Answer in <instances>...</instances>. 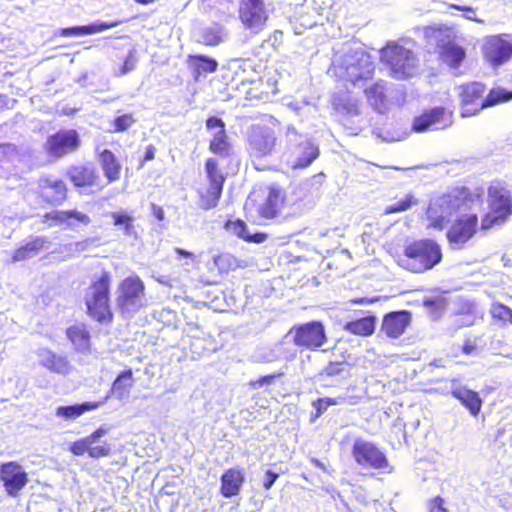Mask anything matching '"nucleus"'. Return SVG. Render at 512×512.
Masks as SVG:
<instances>
[{
    "mask_svg": "<svg viewBox=\"0 0 512 512\" xmlns=\"http://www.w3.org/2000/svg\"><path fill=\"white\" fill-rule=\"evenodd\" d=\"M457 90L462 118L476 116L486 108L512 99V91L501 87H494L487 91V86L480 81L462 83Z\"/></svg>",
    "mask_w": 512,
    "mask_h": 512,
    "instance_id": "1",
    "label": "nucleus"
},
{
    "mask_svg": "<svg viewBox=\"0 0 512 512\" xmlns=\"http://www.w3.org/2000/svg\"><path fill=\"white\" fill-rule=\"evenodd\" d=\"M479 198H481V194L476 195L464 186L455 187L442 194L437 199L430 201L426 209V216L429 220L428 227L443 230L449 215L460 211Z\"/></svg>",
    "mask_w": 512,
    "mask_h": 512,
    "instance_id": "2",
    "label": "nucleus"
},
{
    "mask_svg": "<svg viewBox=\"0 0 512 512\" xmlns=\"http://www.w3.org/2000/svg\"><path fill=\"white\" fill-rule=\"evenodd\" d=\"M443 259L441 246L433 239H417L405 245L402 266L413 273H424Z\"/></svg>",
    "mask_w": 512,
    "mask_h": 512,
    "instance_id": "3",
    "label": "nucleus"
},
{
    "mask_svg": "<svg viewBox=\"0 0 512 512\" xmlns=\"http://www.w3.org/2000/svg\"><path fill=\"white\" fill-rule=\"evenodd\" d=\"M111 274L104 271L93 280L89 292L85 297L86 313L94 321L100 324H108L113 321L114 313L110 303Z\"/></svg>",
    "mask_w": 512,
    "mask_h": 512,
    "instance_id": "4",
    "label": "nucleus"
},
{
    "mask_svg": "<svg viewBox=\"0 0 512 512\" xmlns=\"http://www.w3.org/2000/svg\"><path fill=\"white\" fill-rule=\"evenodd\" d=\"M380 62L388 69L389 75L397 80L411 78L417 69L415 53L396 41H389L379 51Z\"/></svg>",
    "mask_w": 512,
    "mask_h": 512,
    "instance_id": "5",
    "label": "nucleus"
},
{
    "mask_svg": "<svg viewBox=\"0 0 512 512\" xmlns=\"http://www.w3.org/2000/svg\"><path fill=\"white\" fill-rule=\"evenodd\" d=\"M423 37L427 42H435L439 59L451 69H459L466 59V50L450 40V28L447 25H429L423 28Z\"/></svg>",
    "mask_w": 512,
    "mask_h": 512,
    "instance_id": "6",
    "label": "nucleus"
},
{
    "mask_svg": "<svg viewBox=\"0 0 512 512\" xmlns=\"http://www.w3.org/2000/svg\"><path fill=\"white\" fill-rule=\"evenodd\" d=\"M204 173L207 184L201 187L197 193L199 207L207 211L218 206L228 173L224 170L217 157H208L205 160Z\"/></svg>",
    "mask_w": 512,
    "mask_h": 512,
    "instance_id": "7",
    "label": "nucleus"
},
{
    "mask_svg": "<svg viewBox=\"0 0 512 512\" xmlns=\"http://www.w3.org/2000/svg\"><path fill=\"white\" fill-rule=\"evenodd\" d=\"M246 143L251 158L262 159L271 156L277 147L276 124L271 120L252 124L247 131Z\"/></svg>",
    "mask_w": 512,
    "mask_h": 512,
    "instance_id": "8",
    "label": "nucleus"
},
{
    "mask_svg": "<svg viewBox=\"0 0 512 512\" xmlns=\"http://www.w3.org/2000/svg\"><path fill=\"white\" fill-rule=\"evenodd\" d=\"M116 306L121 314H135L146 306V287L137 274L122 279L116 291Z\"/></svg>",
    "mask_w": 512,
    "mask_h": 512,
    "instance_id": "9",
    "label": "nucleus"
},
{
    "mask_svg": "<svg viewBox=\"0 0 512 512\" xmlns=\"http://www.w3.org/2000/svg\"><path fill=\"white\" fill-rule=\"evenodd\" d=\"M489 211L482 216L481 230H489L494 226L504 224L512 215V200L508 191L503 187L488 188Z\"/></svg>",
    "mask_w": 512,
    "mask_h": 512,
    "instance_id": "10",
    "label": "nucleus"
},
{
    "mask_svg": "<svg viewBox=\"0 0 512 512\" xmlns=\"http://www.w3.org/2000/svg\"><path fill=\"white\" fill-rule=\"evenodd\" d=\"M66 176L73 188L80 194H97L107 186L97 167L90 162L71 165Z\"/></svg>",
    "mask_w": 512,
    "mask_h": 512,
    "instance_id": "11",
    "label": "nucleus"
},
{
    "mask_svg": "<svg viewBox=\"0 0 512 512\" xmlns=\"http://www.w3.org/2000/svg\"><path fill=\"white\" fill-rule=\"evenodd\" d=\"M288 336L301 350L317 351L327 342L325 326L318 320L293 325Z\"/></svg>",
    "mask_w": 512,
    "mask_h": 512,
    "instance_id": "12",
    "label": "nucleus"
},
{
    "mask_svg": "<svg viewBox=\"0 0 512 512\" xmlns=\"http://www.w3.org/2000/svg\"><path fill=\"white\" fill-rule=\"evenodd\" d=\"M69 194L66 182L58 177L44 174L37 180L34 191L37 202L43 207H57L63 205Z\"/></svg>",
    "mask_w": 512,
    "mask_h": 512,
    "instance_id": "13",
    "label": "nucleus"
},
{
    "mask_svg": "<svg viewBox=\"0 0 512 512\" xmlns=\"http://www.w3.org/2000/svg\"><path fill=\"white\" fill-rule=\"evenodd\" d=\"M481 54L486 65L499 69L512 60V39L508 34L490 35L484 38Z\"/></svg>",
    "mask_w": 512,
    "mask_h": 512,
    "instance_id": "14",
    "label": "nucleus"
},
{
    "mask_svg": "<svg viewBox=\"0 0 512 512\" xmlns=\"http://www.w3.org/2000/svg\"><path fill=\"white\" fill-rule=\"evenodd\" d=\"M454 123V112L444 106H435L422 110L411 123V131L425 133L450 128Z\"/></svg>",
    "mask_w": 512,
    "mask_h": 512,
    "instance_id": "15",
    "label": "nucleus"
},
{
    "mask_svg": "<svg viewBox=\"0 0 512 512\" xmlns=\"http://www.w3.org/2000/svg\"><path fill=\"white\" fill-rule=\"evenodd\" d=\"M267 0H240L238 18L246 30L258 34L262 32L269 20Z\"/></svg>",
    "mask_w": 512,
    "mask_h": 512,
    "instance_id": "16",
    "label": "nucleus"
},
{
    "mask_svg": "<svg viewBox=\"0 0 512 512\" xmlns=\"http://www.w3.org/2000/svg\"><path fill=\"white\" fill-rule=\"evenodd\" d=\"M352 456L355 462L364 468L391 471L389 460L380 448L365 440H356L352 446Z\"/></svg>",
    "mask_w": 512,
    "mask_h": 512,
    "instance_id": "17",
    "label": "nucleus"
},
{
    "mask_svg": "<svg viewBox=\"0 0 512 512\" xmlns=\"http://www.w3.org/2000/svg\"><path fill=\"white\" fill-rule=\"evenodd\" d=\"M107 433L108 428L100 426L91 434L72 442L69 450L75 456L88 454L91 458L107 457L111 454V446L100 440Z\"/></svg>",
    "mask_w": 512,
    "mask_h": 512,
    "instance_id": "18",
    "label": "nucleus"
},
{
    "mask_svg": "<svg viewBox=\"0 0 512 512\" xmlns=\"http://www.w3.org/2000/svg\"><path fill=\"white\" fill-rule=\"evenodd\" d=\"M81 147V138L75 129H60L46 139L45 152L52 158H61L76 152Z\"/></svg>",
    "mask_w": 512,
    "mask_h": 512,
    "instance_id": "19",
    "label": "nucleus"
},
{
    "mask_svg": "<svg viewBox=\"0 0 512 512\" xmlns=\"http://www.w3.org/2000/svg\"><path fill=\"white\" fill-rule=\"evenodd\" d=\"M0 481L5 493L9 497L17 498L28 484L29 476L17 461H8L0 464Z\"/></svg>",
    "mask_w": 512,
    "mask_h": 512,
    "instance_id": "20",
    "label": "nucleus"
},
{
    "mask_svg": "<svg viewBox=\"0 0 512 512\" xmlns=\"http://www.w3.org/2000/svg\"><path fill=\"white\" fill-rule=\"evenodd\" d=\"M205 125L209 131L216 129L209 141V151L222 159L230 157L233 154V146L224 121L216 116H211L206 119Z\"/></svg>",
    "mask_w": 512,
    "mask_h": 512,
    "instance_id": "21",
    "label": "nucleus"
},
{
    "mask_svg": "<svg viewBox=\"0 0 512 512\" xmlns=\"http://www.w3.org/2000/svg\"><path fill=\"white\" fill-rule=\"evenodd\" d=\"M479 219L477 214H463L454 219L446 232V238L450 244L463 245L468 242L478 231Z\"/></svg>",
    "mask_w": 512,
    "mask_h": 512,
    "instance_id": "22",
    "label": "nucleus"
},
{
    "mask_svg": "<svg viewBox=\"0 0 512 512\" xmlns=\"http://www.w3.org/2000/svg\"><path fill=\"white\" fill-rule=\"evenodd\" d=\"M288 205L285 190L272 185L267 188V195L259 205L257 212L260 218L272 220L282 216Z\"/></svg>",
    "mask_w": 512,
    "mask_h": 512,
    "instance_id": "23",
    "label": "nucleus"
},
{
    "mask_svg": "<svg viewBox=\"0 0 512 512\" xmlns=\"http://www.w3.org/2000/svg\"><path fill=\"white\" fill-rule=\"evenodd\" d=\"M374 74L375 64L370 56L364 53L351 57V60L345 65L346 81L352 85L371 80Z\"/></svg>",
    "mask_w": 512,
    "mask_h": 512,
    "instance_id": "24",
    "label": "nucleus"
},
{
    "mask_svg": "<svg viewBox=\"0 0 512 512\" xmlns=\"http://www.w3.org/2000/svg\"><path fill=\"white\" fill-rule=\"evenodd\" d=\"M411 322L412 313L410 311H391L383 316L380 331L389 339H398L406 332Z\"/></svg>",
    "mask_w": 512,
    "mask_h": 512,
    "instance_id": "25",
    "label": "nucleus"
},
{
    "mask_svg": "<svg viewBox=\"0 0 512 512\" xmlns=\"http://www.w3.org/2000/svg\"><path fill=\"white\" fill-rule=\"evenodd\" d=\"M278 92V82L272 76L263 75L248 82L245 98L249 101L268 102Z\"/></svg>",
    "mask_w": 512,
    "mask_h": 512,
    "instance_id": "26",
    "label": "nucleus"
},
{
    "mask_svg": "<svg viewBox=\"0 0 512 512\" xmlns=\"http://www.w3.org/2000/svg\"><path fill=\"white\" fill-rule=\"evenodd\" d=\"M65 335L76 353H91L93 346L92 336L87 324L74 323L67 327Z\"/></svg>",
    "mask_w": 512,
    "mask_h": 512,
    "instance_id": "27",
    "label": "nucleus"
},
{
    "mask_svg": "<svg viewBox=\"0 0 512 512\" xmlns=\"http://www.w3.org/2000/svg\"><path fill=\"white\" fill-rule=\"evenodd\" d=\"M220 482V493L223 497L237 496L245 482V470L243 468H229L221 475Z\"/></svg>",
    "mask_w": 512,
    "mask_h": 512,
    "instance_id": "28",
    "label": "nucleus"
},
{
    "mask_svg": "<svg viewBox=\"0 0 512 512\" xmlns=\"http://www.w3.org/2000/svg\"><path fill=\"white\" fill-rule=\"evenodd\" d=\"M108 399L109 396H106L98 401H85L73 405L58 406L55 410V415L66 421L76 420L86 412L97 410L103 406Z\"/></svg>",
    "mask_w": 512,
    "mask_h": 512,
    "instance_id": "29",
    "label": "nucleus"
},
{
    "mask_svg": "<svg viewBox=\"0 0 512 512\" xmlns=\"http://www.w3.org/2000/svg\"><path fill=\"white\" fill-rule=\"evenodd\" d=\"M319 148L310 140L304 139L297 143L293 150L295 157L292 169H305L319 157Z\"/></svg>",
    "mask_w": 512,
    "mask_h": 512,
    "instance_id": "30",
    "label": "nucleus"
},
{
    "mask_svg": "<svg viewBox=\"0 0 512 512\" xmlns=\"http://www.w3.org/2000/svg\"><path fill=\"white\" fill-rule=\"evenodd\" d=\"M99 163L107 180L106 184H110L120 180L122 166L115 154L109 150L104 149L98 155Z\"/></svg>",
    "mask_w": 512,
    "mask_h": 512,
    "instance_id": "31",
    "label": "nucleus"
},
{
    "mask_svg": "<svg viewBox=\"0 0 512 512\" xmlns=\"http://www.w3.org/2000/svg\"><path fill=\"white\" fill-rule=\"evenodd\" d=\"M453 398L458 400L474 417H477L482 409L483 400L479 393L468 389L466 387H460L451 391Z\"/></svg>",
    "mask_w": 512,
    "mask_h": 512,
    "instance_id": "32",
    "label": "nucleus"
},
{
    "mask_svg": "<svg viewBox=\"0 0 512 512\" xmlns=\"http://www.w3.org/2000/svg\"><path fill=\"white\" fill-rule=\"evenodd\" d=\"M187 64L195 79L203 74L214 73L218 69V61L204 54L188 55Z\"/></svg>",
    "mask_w": 512,
    "mask_h": 512,
    "instance_id": "33",
    "label": "nucleus"
},
{
    "mask_svg": "<svg viewBox=\"0 0 512 512\" xmlns=\"http://www.w3.org/2000/svg\"><path fill=\"white\" fill-rule=\"evenodd\" d=\"M120 21L96 22L88 25L61 28L58 34L62 37L91 35L116 27Z\"/></svg>",
    "mask_w": 512,
    "mask_h": 512,
    "instance_id": "34",
    "label": "nucleus"
},
{
    "mask_svg": "<svg viewBox=\"0 0 512 512\" xmlns=\"http://www.w3.org/2000/svg\"><path fill=\"white\" fill-rule=\"evenodd\" d=\"M376 321V316L369 314L364 317L348 321L344 325V330L356 336L369 337L375 332Z\"/></svg>",
    "mask_w": 512,
    "mask_h": 512,
    "instance_id": "35",
    "label": "nucleus"
},
{
    "mask_svg": "<svg viewBox=\"0 0 512 512\" xmlns=\"http://www.w3.org/2000/svg\"><path fill=\"white\" fill-rule=\"evenodd\" d=\"M47 239L45 237H35L18 247L12 254V261H24L42 251L45 248Z\"/></svg>",
    "mask_w": 512,
    "mask_h": 512,
    "instance_id": "36",
    "label": "nucleus"
},
{
    "mask_svg": "<svg viewBox=\"0 0 512 512\" xmlns=\"http://www.w3.org/2000/svg\"><path fill=\"white\" fill-rule=\"evenodd\" d=\"M210 270L216 269L218 274L223 275L235 271L241 267L240 261L230 253H219L212 258V266L208 264Z\"/></svg>",
    "mask_w": 512,
    "mask_h": 512,
    "instance_id": "37",
    "label": "nucleus"
},
{
    "mask_svg": "<svg viewBox=\"0 0 512 512\" xmlns=\"http://www.w3.org/2000/svg\"><path fill=\"white\" fill-rule=\"evenodd\" d=\"M134 385L133 371L131 368L123 370L113 381L111 391L117 398L127 397Z\"/></svg>",
    "mask_w": 512,
    "mask_h": 512,
    "instance_id": "38",
    "label": "nucleus"
},
{
    "mask_svg": "<svg viewBox=\"0 0 512 512\" xmlns=\"http://www.w3.org/2000/svg\"><path fill=\"white\" fill-rule=\"evenodd\" d=\"M42 366L51 372L58 374H66L70 370L69 361L65 356H61L55 352L48 351L41 362Z\"/></svg>",
    "mask_w": 512,
    "mask_h": 512,
    "instance_id": "39",
    "label": "nucleus"
},
{
    "mask_svg": "<svg viewBox=\"0 0 512 512\" xmlns=\"http://www.w3.org/2000/svg\"><path fill=\"white\" fill-rule=\"evenodd\" d=\"M113 225L123 229L125 235H132L135 233L134 217L132 214L120 210L111 212L110 214Z\"/></svg>",
    "mask_w": 512,
    "mask_h": 512,
    "instance_id": "40",
    "label": "nucleus"
},
{
    "mask_svg": "<svg viewBox=\"0 0 512 512\" xmlns=\"http://www.w3.org/2000/svg\"><path fill=\"white\" fill-rule=\"evenodd\" d=\"M490 314L494 321L502 326L512 324V309L500 302L491 304Z\"/></svg>",
    "mask_w": 512,
    "mask_h": 512,
    "instance_id": "41",
    "label": "nucleus"
},
{
    "mask_svg": "<svg viewBox=\"0 0 512 512\" xmlns=\"http://www.w3.org/2000/svg\"><path fill=\"white\" fill-rule=\"evenodd\" d=\"M332 106L335 111L343 114H356L357 102L347 98L344 94H335L332 98Z\"/></svg>",
    "mask_w": 512,
    "mask_h": 512,
    "instance_id": "42",
    "label": "nucleus"
},
{
    "mask_svg": "<svg viewBox=\"0 0 512 512\" xmlns=\"http://www.w3.org/2000/svg\"><path fill=\"white\" fill-rule=\"evenodd\" d=\"M64 218L67 227H73L75 225L88 226L91 223L90 216L77 209L64 210Z\"/></svg>",
    "mask_w": 512,
    "mask_h": 512,
    "instance_id": "43",
    "label": "nucleus"
},
{
    "mask_svg": "<svg viewBox=\"0 0 512 512\" xmlns=\"http://www.w3.org/2000/svg\"><path fill=\"white\" fill-rule=\"evenodd\" d=\"M385 90V83L383 81H377L365 89L364 92L368 100L372 101L374 104H382L386 98Z\"/></svg>",
    "mask_w": 512,
    "mask_h": 512,
    "instance_id": "44",
    "label": "nucleus"
},
{
    "mask_svg": "<svg viewBox=\"0 0 512 512\" xmlns=\"http://www.w3.org/2000/svg\"><path fill=\"white\" fill-rule=\"evenodd\" d=\"M342 400H344L343 397H323V398H317L313 401L312 405L315 408V414L313 415V420L320 417L328 407L338 405Z\"/></svg>",
    "mask_w": 512,
    "mask_h": 512,
    "instance_id": "45",
    "label": "nucleus"
},
{
    "mask_svg": "<svg viewBox=\"0 0 512 512\" xmlns=\"http://www.w3.org/2000/svg\"><path fill=\"white\" fill-rule=\"evenodd\" d=\"M136 122L132 113L119 115L112 120V132L121 133L128 130Z\"/></svg>",
    "mask_w": 512,
    "mask_h": 512,
    "instance_id": "46",
    "label": "nucleus"
},
{
    "mask_svg": "<svg viewBox=\"0 0 512 512\" xmlns=\"http://www.w3.org/2000/svg\"><path fill=\"white\" fill-rule=\"evenodd\" d=\"M222 41L221 31L215 28H206L200 34L199 42L204 46H217Z\"/></svg>",
    "mask_w": 512,
    "mask_h": 512,
    "instance_id": "47",
    "label": "nucleus"
},
{
    "mask_svg": "<svg viewBox=\"0 0 512 512\" xmlns=\"http://www.w3.org/2000/svg\"><path fill=\"white\" fill-rule=\"evenodd\" d=\"M349 364L345 361H330L321 371L326 377H336L347 371Z\"/></svg>",
    "mask_w": 512,
    "mask_h": 512,
    "instance_id": "48",
    "label": "nucleus"
},
{
    "mask_svg": "<svg viewBox=\"0 0 512 512\" xmlns=\"http://www.w3.org/2000/svg\"><path fill=\"white\" fill-rule=\"evenodd\" d=\"M224 228L243 240L248 233L247 225L242 219L227 220L224 224Z\"/></svg>",
    "mask_w": 512,
    "mask_h": 512,
    "instance_id": "49",
    "label": "nucleus"
},
{
    "mask_svg": "<svg viewBox=\"0 0 512 512\" xmlns=\"http://www.w3.org/2000/svg\"><path fill=\"white\" fill-rule=\"evenodd\" d=\"M42 222L48 227L65 225L64 210H51L42 216Z\"/></svg>",
    "mask_w": 512,
    "mask_h": 512,
    "instance_id": "50",
    "label": "nucleus"
},
{
    "mask_svg": "<svg viewBox=\"0 0 512 512\" xmlns=\"http://www.w3.org/2000/svg\"><path fill=\"white\" fill-rule=\"evenodd\" d=\"M415 203L416 201L414 200L413 196L407 195L405 198L397 201L396 203L388 205L385 208V214H393L406 211Z\"/></svg>",
    "mask_w": 512,
    "mask_h": 512,
    "instance_id": "51",
    "label": "nucleus"
},
{
    "mask_svg": "<svg viewBox=\"0 0 512 512\" xmlns=\"http://www.w3.org/2000/svg\"><path fill=\"white\" fill-rule=\"evenodd\" d=\"M136 57L134 51H130L116 75L122 76L135 69Z\"/></svg>",
    "mask_w": 512,
    "mask_h": 512,
    "instance_id": "52",
    "label": "nucleus"
},
{
    "mask_svg": "<svg viewBox=\"0 0 512 512\" xmlns=\"http://www.w3.org/2000/svg\"><path fill=\"white\" fill-rule=\"evenodd\" d=\"M423 305L431 310L442 311L446 306V301L443 298H430L425 299Z\"/></svg>",
    "mask_w": 512,
    "mask_h": 512,
    "instance_id": "53",
    "label": "nucleus"
},
{
    "mask_svg": "<svg viewBox=\"0 0 512 512\" xmlns=\"http://www.w3.org/2000/svg\"><path fill=\"white\" fill-rule=\"evenodd\" d=\"M429 512H449L444 506V500L440 496L432 498L429 502Z\"/></svg>",
    "mask_w": 512,
    "mask_h": 512,
    "instance_id": "54",
    "label": "nucleus"
},
{
    "mask_svg": "<svg viewBox=\"0 0 512 512\" xmlns=\"http://www.w3.org/2000/svg\"><path fill=\"white\" fill-rule=\"evenodd\" d=\"M279 477V473L267 470L264 474L263 488L269 490Z\"/></svg>",
    "mask_w": 512,
    "mask_h": 512,
    "instance_id": "55",
    "label": "nucleus"
},
{
    "mask_svg": "<svg viewBox=\"0 0 512 512\" xmlns=\"http://www.w3.org/2000/svg\"><path fill=\"white\" fill-rule=\"evenodd\" d=\"M380 300L379 296L373 297H355L348 301L351 305H370Z\"/></svg>",
    "mask_w": 512,
    "mask_h": 512,
    "instance_id": "56",
    "label": "nucleus"
},
{
    "mask_svg": "<svg viewBox=\"0 0 512 512\" xmlns=\"http://www.w3.org/2000/svg\"><path fill=\"white\" fill-rule=\"evenodd\" d=\"M281 376H283V372H281V371L272 373V374H268V375H264V376L260 377L259 379H257L254 382V385L263 386L264 384H269L273 380H275L276 378H280Z\"/></svg>",
    "mask_w": 512,
    "mask_h": 512,
    "instance_id": "57",
    "label": "nucleus"
},
{
    "mask_svg": "<svg viewBox=\"0 0 512 512\" xmlns=\"http://www.w3.org/2000/svg\"><path fill=\"white\" fill-rule=\"evenodd\" d=\"M476 347V339L468 337L464 340L461 350L464 354L470 355L476 350Z\"/></svg>",
    "mask_w": 512,
    "mask_h": 512,
    "instance_id": "58",
    "label": "nucleus"
},
{
    "mask_svg": "<svg viewBox=\"0 0 512 512\" xmlns=\"http://www.w3.org/2000/svg\"><path fill=\"white\" fill-rule=\"evenodd\" d=\"M267 239V234L263 232H257L254 234L247 233L246 237L244 238V241L248 243H263Z\"/></svg>",
    "mask_w": 512,
    "mask_h": 512,
    "instance_id": "59",
    "label": "nucleus"
},
{
    "mask_svg": "<svg viewBox=\"0 0 512 512\" xmlns=\"http://www.w3.org/2000/svg\"><path fill=\"white\" fill-rule=\"evenodd\" d=\"M156 154V147L152 144L148 145L145 149L143 160L140 162V167H143L147 161L153 160Z\"/></svg>",
    "mask_w": 512,
    "mask_h": 512,
    "instance_id": "60",
    "label": "nucleus"
},
{
    "mask_svg": "<svg viewBox=\"0 0 512 512\" xmlns=\"http://www.w3.org/2000/svg\"><path fill=\"white\" fill-rule=\"evenodd\" d=\"M174 251H175V253H177L178 255H180L184 258L195 259L194 253L187 251L183 248L176 247Z\"/></svg>",
    "mask_w": 512,
    "mask_h": 512,
    "instance_id": "61",
    "label": "nucleus"
},
{
    "mask_svg": "<svg viewBox=\"0 0 512 512\" xmlns=\"http://www.w3.org/2000/svg\"><path fill=\"white\" fill-rule=\"evenodd\" d=\"M152 211H153L154 216L159 221L164 219V211H163L162 207L153 204L152 205Z\"/></svg>",
    "mask_w": 512,
    "mask_h": 512,
    "instance_id": "62",
    "label": "nucleus"
},
{
    "mask_svg": "<svg viewBox=\"0 0 512 512\" xmlns=\"http://www.w3.org/2000/svg\"><path fill=\"white\" fill-rule=\"evenodd\" d=\"M452 7L457 9V10H462V11H469V12L473 11V9L470 8V7H461V6H458V5H452Z\"/></svg>",
    "mask_w": 512,
    "mask_h": 512,
    "instance_id": "63",
    "label": "nucleus"
},
{
    "mask_svg": "<svg viewBox=\"0 0 512 512\" xmlns=\"http://www.w3.org/2000/svg\"><path fill=\"white\" fill-rule=\"evenodd\" d=\"M134 1L138 4L146 5V4L153 3L155 0H134Z\"/></svg>",
    "mask_w": 512,
    "mask_h": 512,
    "instance_id": "64",
    "label": "nucleus"
}]
</instances>
